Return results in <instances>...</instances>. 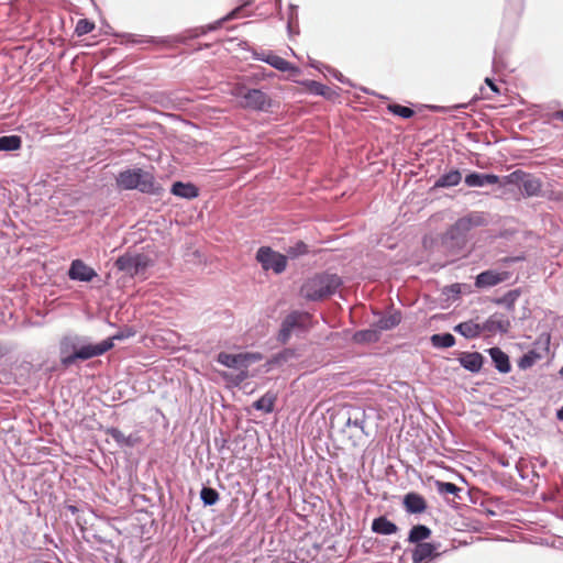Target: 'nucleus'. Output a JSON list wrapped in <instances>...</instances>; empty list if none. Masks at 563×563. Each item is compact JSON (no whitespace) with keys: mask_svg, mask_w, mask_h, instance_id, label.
I'll return each instance as SVG.
<instances>
[{"mask_svg":"<svg viewBox=\"0 0 563 563\" xmlns=\"http://www.w3.org/2000/svg\"><path fill=\"white\" fill-rule=\"evenodd\" d=\"M275 399L276 398L274 395L267 393L264 396H262L258 400H256L253 406L257 410L271 412L274 409Z\"/></svg>","mask_w":563,"mask_h":563,"instance_id":"29","label":"nucleus"},{"mask_svg":"<svg viewBox=\"0 0 563 563\" xmlns=\"http://www.w3.org/2000/svg\"><path fill=\"white\" fill-rule=\"evenodd\" d=\"M431 342L437 347H451L455 343V338L450 333L433 334Z\"/></svg>","mask_w":563,"mask_h":563,"instance_id":"30","label":"nucleus"},{"mask_svg":"<svg viewBox=\"0 0 563 563\" xmlns=\"http://www.w3.org/2000/svg\"><path fill=\"white\" fill-rule=\"evenodd\" d=\"M170 191L173 195L181 197V198H186V199H194V198H197L199 195V190L194 184H190V183L185 184L181 181H176L172 186Z\"/></svg>","mask_w":563,"mask_h":563,"instance_id":"19","label":"nucleus"},{"mask_svg":"<svg viewBox=\"0 0 563 563\" xmlns=\"http://www.w3.org/2000/svg\"><path fill=\"white\" fill-rule=\"evenodd\" d=\"M435 547L432 543L423 542L418 543L412 551V561L413 563H420L427 559L437 556Z\"/></svg>","mask_w":563,"mask_h":563,"instance_id":"18","label":"nucleus"},{"mask_svg":"<svg viewBox=\"0 0 563 563\" xmlns=\"http://www.w3.org/2000/svg\"><path fill=\"white\" fill-rule=\"evenodd\" d=\"M262 60L280 71H294L296 74L299 71L291 63L275 54H268Z\"/></svg>","mask_w":563,"mask_h":563,"instance_id":"21","label":"nucleus"},{"mask_svg":"<svg viewBox=\"0 0 563 563\" xmlns=\"http://www.w3.org/2000/svg\"><path fill=\"white\" fill-rule=\"evenodd\" d=\"M404 507L409 514H422L427 509V501L417 493H408L404 497Z\"/></svg>","mask_w":563,"mask_h":563,"instance_id":"13","label":"nucleus"},{"mask_svg":"<svg viewBox=\"0 0 563 563\" xmlns=\"http://www.w3.org/2000/svg\"><path fill=\"white\" fill-rule=\"evenodd\" d=\"M431 530L423 525L413 526L409 532L408 541L410 543H422L421 541L429 539Z\"/></svg>","mask_w":563,"mask_h":563,"instance_id":"25","label":"nucleus"},{"mask_svg":"<svg viewBox=\"0 0 563 563\" xmlns=\"http://www.w3.org/2000/svg\"><path fill=\"white\" fill-rule=\"evenodd\" d=\"M238 10H239V9H236L235 11H233L231 15H232V16H235V15H236V11H238Z\"/></svg>","mask_w":563,"mask_h":563,"instance_id":"48","label":"nucleus"},{"mask_svg":"<svg viewBox=\"0 0 563 563\" xmlns=\"http://www.w3.org/2000/svg\"><path fill=\"white\" fill-rule=\"evenodd\" d=\"M401 321V314L399 312H393V313H389L388 316H384L382 317L376 325L378 328V331H382V330H390L395 327H397Z\"/></svg>","mask_w":563,"mask_h":563,"instance_id":"26","label":"nucleus"},{"mask_svg":"<svg viewBox=\"0 0 563 563\" xmlns=\"http://www.w3.org/2000/svg\"><path fill=\"white\" fill-rule=\"evenodd\" d=\"M556 416L560 420H563V407L558 411Z\"/></svg>","mask_w":563,"mask_h":563,"instance_id":"44","label":"nucleus"},{"mask_svg":"<svg viewBox=\"0 0 563 563\" xmlns=\"http://www.w3.org/2000/svg\"><path fill=\"white\" fill-rule=\"evenodd\" d=\"M445 294H453L455 296L461 294V285L460 284H453L446 288Z\"/></svg>","mask_w":563,"mask_h":563,"instance_id":"40","label":"nucleus"},{"mask_svg":"<svg viewBox=\"0 0 563 563\" xmlns=\"http://www.w3.org/2000/svg\"><path fill=\"white\" fill-rule=\"evenodd\" d=\"M232 95L239 99L243 108L264 111L272 106L271 98L260 89H249L244 86H236L232 90Z\"/></svg>","mask_w":563,"mask_h":563,"instance_id":"6","label":"nucleus"},{"mask_svg":"<svg viewBox=\"0 0 563 563\" xmlns=\"http://www.w3.org/2000/svg\"><path fill=\"white\" fill-rule=\"evenodd\" d=\"M69 510H70L71 512H75V511H77V508H76L75 506H69Z\"/></svg>","mask_w":563,"mask_h":563,"instance_id":"46","label":"nucleus"},{"mask_svg":"<svg viewBox=\"0 0 563 563\" xmlns=\"http://www.w3.org/2000/svg\"><path fill=\"white\" fill-rule=\"evenodd\" d=\"M106 433L110 435L119 445L123 446L125 434L118 428H109Z\"/></svg>","mask_w":563,"mask_h":563,"instance_id":"37","label":"nucleus"},{"mask_svg":"<svg viewBox=\"0 0 563 563\" xmlns=\"http://www.w3.org/2000/svg\"><path fill=\"white\" fill-rule=\"evenodd\" d=\"M454 330L467 339H473L481 334L483 327L473 321H465L457 324Z\"/></svg>","mask_w":563,"mask_h":563,"instance_id":"22","label":"nucleus"},{"mask_svg":"<svg viewBox=\"0 0 563 563\" xmlns=\"http://www.w3.org/2000/svg\"><path fill=\"white\" fill-rule=\"evenodd\" d=\"M36 563H51V562H47V561H40V562H36Z\"/></svg>","mask_w":563,"mask_h":563,"instance_id":"49","label":"nucleus"},{"mask_svg":"<svg viewBox=\"0 0 563 563\" xmlns=\"http://www.w3.org/2000/svg\"><path fill=\"white\" fill-rule=\"evenodd\" d=\"M256 260L261 263L264 271L272 269L276 274L283 273L287 265L286 256L275 252L268 246H262L258 249Z\"/></svg>","mask_w":563,"mask_h":563,"instance_id":"8","label":"nucleus"},{"mask_svg":"<svg viewBox=\"0 0 563 563\" xmlns=\"http://www.w3.org/2000/svg\"><path fill=\"white\" fill-rule=\"evenodd\" d=\"M552 120H559L563 122V109L551 113Z\"/></svg>","mask_w":563,"mask_h":563,"instance_id":"42","label":"nucleus"},{"mask_svg":"<svg viewBox=\"0 0 563 563\" xmlns=\"http://www.w3.org/2000/svg\"><path fill=\"white\" fill-rule=\"evenodd\" d=\"M262 360V355L258 353H239L230 354L221 352L218 354L217 361L230 368L239 369V374L235 376V383L240 384L249 377L247 368L251 364Z\"/></svg>","mask_w":563,"mask_h":563,"instance_id":"4","label":"nucleus"},{"mask_svg":"<svg viewBox=\"0 0 563 563\" xmlns=\"http://www.w3.org/2000/svg\"><path fill=\"white\" fill-rule=\"evenodd\" d=\"M487 223L484 212L473 211L460 218L451 228L453 238L463 235L474 228L483 227Z\"/></svg>","mask_w":563,"mask_h":563,"instance_id":"10","label":"nucleus"},{"mask_svg":"<svg viewBox=\"0 0 563 563\" xmlns=\"http://www.w3.org/2000/svg\"><path fill=\"white\" fill-rule=\"evenodd\" d=\"M141 442V438L137 434L125 435L123 446H134Z\"/></svg>","mask_w":563,"mask_h":563,"instance_id":"38","label":"nucleus"},{"mask_svg":"<svg viewBox=\"0 0 563 563\" xmlns=\"http://www.w3.org/2000/svg\"><path fill=\"white\" fill-rule=\"evenodd\" d=\"M462 175L457 169L451 170L435 181L434 187H453L460 184Z\"/></svg>","mask_w":563,"mask_h":563,"instance_id":"24","label":"nucleus"},{"mask_svg":"<svg viewBox=\"0 0 563 563\" xmlns=\"http://www.w3.org/2000/svg\"><path fill=\"white\" fill-rule=\"evenodd\" d=\"M515 261L514 258H505L504 262Z\"/></svg>","mask_w":563,"mask_h":563,"instance_id":"47","label":"nucleus"},{"mask_svg":"<svg viewBox=\"0 0 563 563\" xmlns=\"http://www.w3.org/2000/svg\"><path fill=\"white\" fill-rule=\"evenodd\" d=\"M153 42H154L153 38H147V40L140 41V43H153Z\"/></svg>","mask_w":563,"mask_h":563,"instance_id":"45","label":"nucleus"},{"mask_svg":"<svg viewBox=\"0 0 563 563\" xmlns=\"http://www.w3.org/2000/svg\"><path fill=\"white\" fill-rule=\"evenodd\" d=\"M95 29V23L87 20V19H80L77 24H76V27H75V33L78 35V36H82L85 34H88L90 32H92Z\"/></svg>","mask_w":563,"mask_h":563,"instance_id":"35","label":"nucleus"},{"mask_svg":"<svg viewBox=\"0 0 563 563\" xmlns=\"http://www.w3.org/2000/svg\"><path fill=\"white\" fill-rule=\"evenodd\" d=\"M150 257L144 254H124L120 256L115 262L118 269L132 276L144 272L150 266Z\"/></svg>","mask_w":563,"mask_h":563,"instance_id":"9","label":"nucleus"},{"mask_svg":"<svg viewBox=\"0 0 563 563\" xmlns=\"http://www.w3.org/2000/svg\"><path fill=\"white\" fill-rule=\"evenodd\" d=\"M511 324L508 318L494 314L486 320L483 324V330L495 333L501 332L507 333L510 329Z\"/></svg>","mask_w":563,"mask_h":563,"instance_id":"15","label":"nucleus"},{"mask_svg":"<svg viewBox=\"0 0 563 563\" xmlns=\"http://www.w3.org/2000/svg\"><path fill=\"white\" fill-rule=\"evenodd\" d=\"M511 274L507 271L488 269L477 275L475 286L477 288H487L504 283L510 278Z\"/></svg>","mask_w":563,"mask_h":563,"instance_id":"11","label":"nucleus"},{"mask_svg":"<svg viewBox=\"0 0 563 563\" xmlns=\"http://www.w3.org/2000/svg\"><path fill=\"white\" fill-rule=\"evenodd\" d=\"M200 497L205 505L212 506L219 500V493L214 488L203 487Z\"/></svg>","mask_w":563,"mask_h":563,"instance_id":"33","label":"nucleus"},{"mask_svg":"<svg viewBox=\"0 0 563 563\" xmlns=\"http://www.w3.org/2000/svg\"><path fill=\"white\" fill-rule=\"evenodd\" d=\"M353 338L354 341L357 343L376 342L379 339V331L376 329L362 330L357 331Z\"/></svg>","mask_w":563,"mask_h":563,"instance_id":"28","label":"nucleus"},{"mask_svg":"<svg viewBox=\"0 0 563 563\" xmlns=\"http://www.w3.org/2000/svg\"><path fill=\"white\" fill-rule=\"evenodd\" d=\"M500 178L494 174L471 173L465 177V184L470 187H483L486 185H495Z\"/></svg>","mask_w":563,"mask_h":563,"instance_id":"14","label":"nucleus"},{"mask_svg":"<svg viewBox=\"0 0 563 563\" xmlns=\"http://www.w3.org/2000/svg\"><path fill=\"white\" fill-rule=\"evenodd\" d=\"M303 85L309 92L325 97L327 99H331L334 95V91L329 86H325L316 80H307Z\"/></svg>","mask_w":563,"mask_h":563,"instance_id":"23","label":"nucleus"},{"mask_svg":"<svg viewBox=\"0 0 563 563\" xmlns=\"http://www.w3.org/2000/svg\"><path fill=\"white\" fill-rule=\"evenodd\" d=\"M510 7H515L519 12L522 10L523 0H507Z\"/></svg>","mask_w":563,"mask_h":563,"instance_id":"41","label":"nucleus"},{"mask_svg":"<svg viewBox=\"0 0 563 563\" xmlns=\"http://www.w3.org/2000/svg\"><path fill=\"white\" fill-rule=\"evenodd\" d=\"M435 486H437L438 492L442 495L457 496V494L461 492L460 487H457L455 484L449 483V482L437 481Z\"/></svg>","mask_w":563,"mask_h":563,"instance_id":"34","label":"nucleus"},{"mask_svg":"<svg viewBox=\"0 0 563 563\" xmlns=\"http://www.w3.org/2000/svg\"><path fill=\"white\" fill-rule=\"evenodd\" d=\"M113 347L112 339H107L99 344H88L79 349H76L75 344L66 339L62 342L60 352L64 355L62 357V364L69 366L75 363L76 360H89L95 356L102 355L107 351Z\"/></svg>","mask_w":563,"mask_h":563,"instance_id":"2","label":"nucleus"},{"mask_svg":"<svg viewBox=\"0 0 563 563\" xmlns=\"http://www.w3.org/2000/svg\"><path fill=\"white\" fill-rule=\"evenodd\" d=\"M311 316L308 312L292 311L283 321L278 333V341L287 343L294 331H305L310 327Z\"/></svg>","mask_w":563,"mask_h":563,"instance_id":"7","label":"nucleus"},{"mask_svg":"<svg viewBox=\"0 0 563 563\" xmlns=\"http://www.w3.org/2000/svg\"><path fill=\"white\" fill-rule=\"evenodd\" d=\"M488 353L500 373H509L511 369L508 355L499 347H490Z\"/></svg>","mask_w":563,"mask_h":563,"instance_id":"16","label":"nucleus"},{"mask_svg":"<svg viewBox=\"0 0 563 563\" xmlns=\"http://www.w3.org/2000/svg\"><path fill=\"white\" fill-rule=\"evenodd\" d=\"M537 360V354L533 352H530L528 354H525L518 363V366L522 369H526L528 367H531Z\"/></svg>","mask_w":563,"mask_h":563,"instance_id":"36","label":"nucleus"},{"mask_svg":"<svg viewBox=\"0 0 563 563\" xmlns=\"http://www.w3.org/2000/svg\"><path fill=\"white\" fill-rule=\"evenodd\" d=\"M387 109L393 114L401 117L404 119H409L415 114V111L411 108L398 103L388 104Z\"/></svg>","mask_w":563,"mask_h":563,"instance_id":"32","label":"nucleus"},{"mask_svg":"<svg viewBox=\"0 0 563 563\" xmlns=\"http://www.w3.org/2000/svg\"><path fill=\"white\" fill-rule=\"evenodd\" d=\"M519 289H512L509 290L507 294H505L501 298L496 299V303L506 306L509 310H512L515 308V302L520 296Z\"/></svg>","mask_w":563,"mask_h":563,"instance_id":"31","label":"nucleus"},{"mask_svg":"<svg viewBox=\"0 0 563 563\" xmlns=\"http://www.w3.org/2000/svg\"><path fill=\"white\" fill-rule=\"evenodd\" d=\"M307 252V245L302 242L297 244V250L289 249L288 254L292 256H297L299 254H305Z\"/></svg>","mask_w":563,"mask_h":563,"instance_id":"39","label":"nucleus"},{"mask_svg":"<svg viewBox=\"0 0 563 563\" xmlns=\"http://www.w3.org/2000/svg\"><path fill=\"white\" fill-rule=\"evenodd\" d=\"M21 145L22 140L19 135H5L0 137V151H16Z\"/></svg>","mask_w":563,"mask_h":563,"instance_id":"27","label":"nucleus"},{"mask_svg":"<svg viewBox=\"0 0 563 563\" xmlns=\"http://www.w3.org/2000/svg\"><path fill=\"white\" fill-rule=\"evenodd\" d=\"M117 185L123 190L137 189L145 194H154L156 191L154 176L142 168L121 172L117 176Z\"/></svg>","mask_w":563,"mask_h":563,"instance_id":"3","label":"nucleus"},{"mask_svg":"<svg viewBox=\"0 0 563 563\" xmlns=\"http://www.w3.org/2000/svg\"><path fill=\"white\" fill-rule=\"evenodd\" d=\"M342 280L335 274H317L301 286L300 294L308 300H322L333 295Z\"/></svg>","mask_w":563,"mask_h":563,"instance_id":"1","label":"nucleus"},{"mask_svg":"<svg viewBox=\"0 0 563 563\" xmlns=\"http://www.w3.org/2000/svg\"><path fill=\"white\" fill-rule=\"evenodd\" d=\"M372 530L375 533L388 536L396 533L398 531V527L386 517L382 516L373 520Z\"/></svg>","mask_w":563,"mask_h":563,"instance_id":"20","label":"nucleus"},{"mask_svg":"<svg viewBox=\"0 0 563 563\" xmlns=\"http://www.w3.org/2000/svg\"><path fill=\"white\" fill-rule=\"evenodd\" d=\"M485 82L490 87V89L498 93L499 92V89L497 88V86L495 85V82L490 79V78H486L485 79Z\"/></svg>","mask_w":563,"mask_h":563,"instance_id":"43","label":"nucleus"},{"mask_svg":"<svg viewBox=\"0 0 563 563\" xmlns=\"http://www.w3.org/2000/svg\"><path fill=\"white\" fill-rule=\"evenodd\" d=\"M483 355L478 352L463 353L460 357L461 365L470 372L477 373L483 366Z\"/></svg>","mask_w":563,"mask_h":563,"instance_id":"17","label":"nucleus"},{"mask_svg":"<svg viewBox=\"0 0 563 563\" xmlns=\"http://www.w3.org/2000/svg\"><path fill=\"white\" fill-rule=\"evenodd\" d=\"M71 280L91 282L97 277V272L81 260H74L68 271Z\"/></svg>","mask_w":563,"mask_h":563,"instance_id":"12","label":"nucleus"},{"mask_svg":"<svg viewBox=\"0 0 563 563\" xmlns=\"http://www.w3.org/2000/svg\"><path fill=\"white\" fill-rule=\"evenodd\" d=\"M503 185L519 186L526 197H538L542 192V181L537 176L517 169L503 178Z\"/></svg>","mask_w":563,"mask_h":563,"instance_id":"5","label":"nucleus"}]
</instances>
